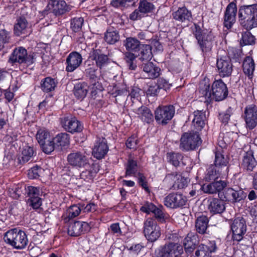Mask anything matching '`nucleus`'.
Returning a JSON list of instances; mask_svg holds the SVG:
<instances>
[{
    "label": "nucleus",
    "mask_w": 257,
    "mask_h": 257,
    "mask_svg": "<svg viewBox=\"0 0 257 257\" xmlns=\"http://www.w3.org/2000/svg\"><path fill=\"white\" fill-rule=\"evenodd\" d=\"M199 92L205 98L207 101L215 100L219 101L224 99L228 95V89L226 84L221 79L215 80L212 84L211 88L210 85L202 82L200 84Z\"/></svg>",
    "instance_id": "1"
},
{
    "label": "nucleus",
    "mask_w": 257,
    "mask_h": 257,
    "mask_svg": "<svg viewBox=\"0 0 257 257\" xmlns=\"http://www.w3.org/2000/svg\"><path fill=\"white\" fill-rule=\"evenodd\" d=\"M240 24L247 30L257 27V4L242 6L238 13Z\"/></svg>",
    "instance_id": "2"
},
{
    "label": "nucleus",
    "mask_w": 257,
    "mask_h": 257,
    "mask_svg": "<svg viewBox=\"0 0 257 257\" xmlns=\"http://www.w3.org/2000/svg\"><path fill=\"white\" fill-rule=\"evenodd\" d=\"M3 239L6 244L17 249H24L28 242L26 233L17 228L11 229L6 232Z\"/></svg>",
    "instance_id": "3"
},
{
    "label": "nucleus",
    "mask_w": 257,
    "mask_h": 257,
    "mask_svg": "<svg viewBox=\"0 0 257 257\" xmlns=\"http://www.w3.org/2000/svg\"><path fill=\"white\" fill-rule=\"evenodd\" d=\"M192 32L196 39L202 52L206 54L211 51L214 42V37L211 33H207L201 27L194 24Z\"/></svg>",
    "instance_id": "4"
},
{
    "label": "nucleus",
    "mask_w": 257,
    "mask_h": 257,
    "mask_svg": "<svg viewBox=\"0 0 257 257\" xmlns=\"http://www.w3.org/2000/svg\"><path fill=\"white\" fill-rule=\"evenodd\" d=\"M34 55L28 54L27 50L23 47L15 48L10 56L9 62L14 64L18 63L24 66L28 67L34 62Z\"/></svg>",
    "instance_id": "5"
},
{
    "label": "nucleus",
    "mask_w": 257,
    "mask_h": 257,
    "mask_svg": "<svg viewBox=\"0 0 257 257\" xmlns=\"http://www.w3.org/2000/svg\"><path fill=\"white\" fill-rule=\"evenodd\" d=\"M201 143L197 132L184 133L181 137L179 148L183 151H189L196 149Z\"/></svg>",
    "instance_id": "6"
},
{
    "label": "nucleus",
    "mask_w": 257,
    "mask_h": 257,
    "mask_svg": "<svg viewBox=\"0 0 257 257\" xmlns=\"http://www.w3.org/2000/svg\"><path fill=\"white\" fill-rule=\"evenodd\" d=\"M183 253V246L172 242L160 246L155 251L157 257H178Z\"/></svg>",
    "instance_id": "7"
},
{
    "label": "nucleus",
    "mask_w": 257,
    "mask_h": 257,
    "mask_svg": "<svg viewBox=\"0 0 257 257\" xmlns=\"http://www.w3.org/2000/svg\"><path fill=\"white\" fill-rule=\"evenodd\" d=\"M68 164L76 168H85L89 165L88 155L84 151H72L67 157Z\"/></svg>",
    "instance_id": "8"
},
{
    "label": "nucleus",
    "mask_w": 257,
    "mask_h": 257,
    "mask_svg": "<svg viewBox=\"0 0 257 257\" xmlns=\"http://www.w3.org/2000/svg\"><path fill=\"white\" fill-rule=\"evenodd\" d=\"M144 233L147 239L152 242L156 241L160 237L161 228L155 219L149 218L144 222Z\"/></svg>",
    "instance_id": "9"
},
{
    "label": "nucleus",
    "mask_w": 257,
    "mask_h": 257,
    "mask_svg": "<svg viewBox=\"0 0 257 257\" xmlns=\"http://www.w3.org/2000/svg\"><path fill=\"white\" fill-rule=\"evenodd\" d=\"M230 227L233 241L237 242L241 241L246 232L245 219L242 216L236 217L231 221Z\"/></svg>",
    "instance_id": "10"
},
{
    "label": "nucleus",
    "mask_w": 257,
    "mask_h": 257,
    "mask_svg": "<svg viewBox=\"0 0 257 257\" xmlns=\"http://www.w3.org/2000/svg\"><path fill=\"white\" fill-rule=\"evenodd\" d=\"M175 112V107L173 105L159 106L155 110V118L158 123L164 125L172 119Z\"/></svg>",
    "instance_id": "11"
},
{
    "label": "nucleus",
    "mask_w": 257,
    "mask_h": 257,
    "mask_svg": "<svg viewBox=\"0 0 257 257\" xmlns=\"http://www.w3.org/2000/svg\"><path fill=\"white\" fill-rule=\"evenodd\" d=\"M187 201V197L178 193H170L164 199L165 206L171 209L182 208L186 205Z\"/></svg>",
    "instance_id": "12"
},
{
    "label": "nucleus",
    "mask_w": 257,
    "mask_h": 257,
    "mask_svg": "<svg viewBox=\"0 0 257 257\" xmlns=\"http://www.w3.org/2000/svg\"><path fill=\"white\" fill-rule=\"evenodd\" d=\"M94 224L92 221L87 222L75 221L71 223L68 228V233L73 236H77L82 233L89 231Z\"/></svg>",
    "instance_id": "13"
},
{
    "label": "nucleus",
    "mask_w": 257,
    "mask_h": 257,
    "mask_svg": "<svg viewBox=\"0 0 257 257\" xmlns=\"http://www.w3.org/2000/svg\"><path fill=\"white\" fill-rule=\"evenodd\" d=\"M244 119L246 127L253 129L257 125V106L250 104L246 106L244 110Z\"/></svg>",
    "instance_id": "14"
},
{
    "label": "nucleus",
    "mask_w": 257,
    "mask_h": 257,
    "mask_svg": "<svg viewBox=\"0 0 257 257\" xmlns=\"http://www.w3.org/2000/svg\"><path fill=\"white\" fill-rule=\"evenodd\" d=\"M218 195L222 200L232 202H239L245 197L242 190H236L232 188L225 189L222 193H218Z\"/></svg>",
    "instance_id": "15"
},
{
    "label": "nucleus",
    "mask_w": 257,
    "mask_h": 257,
    "mask_svg": "<svg viewBox=\"0 0 257 257\" xmlns=\"http://www.w3.org/2000/svg\"><path fill=\"white\" fill-rule=\"evenodd\" d=\"M61 122L64 128L71 133L80 132L83 128L80 122L70 115L61 118Z\"/></svg>",
    "instance_id": "16"
},
{
    "label": "nucleus",
    "mask_w": 257,
    "mask_h": 257,
    "mask_svg": "<svg viewBox=\"0 0 257 257\" xmlns=\"http://www.w3.org/2000/svg\"><path fill=\"white\" fill-rule=\"evenodd\" d=\"M97 69L95 67H89L85 70L86 77L89 79L92 86L91 93L95 95L97 91L101 92L103 89L101 83L99 82V77L96 75Z\"/></svg>",
    "instance_id": "17"
},
{
    "label": "nucleus",
    "mask_w": 257,
    "mask_h": 257,
    "mask_svg": "<svg viewBox=\"0 0 257 257\" xmlns=\"http://www.w3.org/2000/svg\"><path fill=\"white\" fill-rule=\"evenodd\" d=\"M237 12L235 3L231 2L227 6L224 15V25L227 29L231 28L236 21Z\"/></svg>",
    "instance_id": "18"
},
{
    "label": "nucleus",
    "mask_w": 257,
    "mask_h": 257,
    "mask_svg": "<svg viewBox=\"0 0 257 257\" xmlns=\"http://www.w3.org/2000/svg\"><path fill=\"white\" fill-rule=\"evenodd\" d=\"M216 66L218 72L221 77H228L232 72V64L228 57H222L217 60Z\"/></svg>",
    "instance_id": "19"
},
{
    "label": "nucleus",
    "mask_w": 257,
    "mask_h": 257,
    "mask_svg": "<svg viewBox=\"0 0 257 257\" xmlns=\"http://www.w3.org/2000/svg\"><path fill=\"white\" fill-rule=\"evenodd\" d=\"M82 62V57L80 54L74 51L70 53L66 59V71L72 72L77 69Z\"/></svg>",
    "instance_id": "20"
},
{
    "label": "nucleus",
    "mask_w": 257,
    "mask_h": 257,
    "mask_svg": "<svg viewBox=\"0 0 257 257\" xmlns=\"http://www.w3.org/2000/svg\"><path fill=\"white\" fill-rule=\"evenodd\" d=\"M108 147L105 138H98L92 149V155L97 159H101L107 154Z\"/></svg>",
    "instance_id": "21"
},
{
    "label": "nucleus",
    "mask_w": 257,
    "mask_h": 257,
    "mask_svg": "<svg viewBox=\"0 0 257 257\" xmlns=\"http://www.w3.org/2000/svg\"><path fill=\"white\" fill-rule=\"evenodd\" d=\"M90 57L95 61L96 66L100 69H103L110 63L108 56L99 49H93L90 53Z\"/></svg>",
    "instance_id": "22"
},
{
    "label": "nucleus",
    "mask_w": 257,
    "mask_h": 257,
    "mask_svg": "<svg viewBox=\"0 0 257 257\" xmlns=\"http://www.w3.org/2000/svg\"><path fill=\"white\" fill-rule=\"evenodd\" d=\"M216 248L214 241H209L207 244H201L197 246L195 251V257H211V253Z\"/></svg>",
    "instance_id": "23"
},
{
    "label": "nucleus",
    "mask_w": 257,
    "mask_h": 257,
    "mask_svg": "<svg viewBox=\"0 0 257 257\" xmlns=\"http://www.w3.org/2000/svg\"><path fill=\"white\" fill-rule=\"evenodd\" d=\"M257 165V161L253 156V152L249 150L243 154L241 162V166L248 172H251Z\"/></svg>",
    "instance_id": "24"
},
{
    "label": "nucleus",
    "mask_w": 257,
    "mask_h": 257,
    "mask_svg": "<svg viewBox=\"0 0 257 257\" xmlns=\"http://www.w3.org/2000/svg\"><path fill=\"white\" fill-rule=\"evenodd\" d=\"M222 199L210 198L207 200L208 209L213 214H220L225 209V203Z\"/></svg>",
    "instance_id": "25"
},
{
    "label": "nucleus",
    "mask_w": 257,
    "mask_h": 257,
    "mask_svg": "<svg viewBox=\"0 0 257 257\" xmlns=\"http://www.w3.org/2000/svg\"><path fill=\"white\" fill-rule=\"evenodd\" d=\"M203 185V192L208 194H215L223 190L227 186L226 182L224 181H215Z\"/></svg>",
    "instance_id": "26"
},
{
    "label": "nucleus",
    "mask_w": 257,
    "mask_h": 257,
    "mask_svg": "<svg viewBox=\"0 0 257 257\" xmlns=\"http://www.w3.org/2000/svg\"><path fill=\"white\" fill-rule=\"evenodd\" d=\"M197 236L192 234H188L184 240V246L185 253L187 257H192L194 250L197 248Z\"/></svg>",
    "instance_id": "27"
},
{
    "label": "nucleus",
    "mask_w": 257,
    "mask_h": 257,
    "mask_svg": "<svg viewBox=\"0 0 257 257\" xmlns=\"http://www.w3.org/2000/svg\"><path fill=\"white\" fill-rule=\"evenodd\" d=\"M228 159L227 157H225L221 152L218 151L215 153V160L214 165L219 169L220 172L228 174Z\"/></svg>",
    "instance_id": "28"
},
{
    "label": "nucleus",
    "mask_w": 257,
    "mask_h": 257,
    "mask_svg": "<svg viewBox=\"0 0 257 257\" xmlns=\"http://www.w3.org/2000/svg\"><path fill=\"white\" fill-rule=\"evenodd\" d=\"M51 3L48 5L49 9H51V12L56 16L64 14L68 11V7L65 2L63 1H56L50 0Z\"/></svg>",
    "instance_id": "29"
},
{
    "label": "nucleus",
    "mask_w": 257,
    "mask_h": 257,
    "mask_svg": "<svg viewBox=\"0 0 257 257\" xmlns=\"http://www.w3.org/2000/svg\"><path fill=\"white\" fill-rule=\"evenodd\" d=\"M143 71L146 76L150 79L157 78L160 74V68L156 66L153 62H146L142 65Z\"/></svg>",
    "instance_id": "30"
},
{
    "label": "nucleus",
    "mask_w": 257,
    "mask_h": 257,
    "mask_svg": "<svg viewBox=\"0 0 257 257\" xmlns=\"http://www.w3.org/2000/svg\"><path fill=\"white\" fill-rule=\"evenodd\" d=\"M192 123L196 129V131H201L204 126L206 117L205 112L202 110H197L193 112Z\"/></svg>",
    "instance_id": "31"
},
{
    "label": "nucleus",
    "mask_w": 257,
    "mask_h": 257,
    "mask_svg": "<svg viewBox=\"0 0 257 257\" xmlns=\"http://www.w3.org/2000/svg\"><path fill=\"white\" fill-rule=\"evenodd\" d=\"M134 111L138 117L144 122L148 123L153 121V115L149 108L145 106L134 109Z\"/></svg>",
    "instance_id": "32"
},
{
    "label": "nucleus",
    "mask_w": 257,
    "mask_h": 257,
    "mask_svg": "<svg viewBox=\"0 0 257 257\" xmlns=\"http://www.w3.org/2000/svg\"><path fill=\"white\" fill-rule=\"evenodd\" d=\"M172 15L174 19L181 22H189L192 19L191 12L185 7L179 8Z\"/></svg>",
    "instance_id": "33"
},
{
    "label": "nucleus",
    "mask_w": 257,
    "mask_h": 257,
    "mask_svg": "<svg viewBox=\"0 0 257 257\" xmlns=\"http://www.w3.org/2000/svg\"><path fill=\"white\" fill-rule=\"evenodd\" d=\"M220 170L217 169V168L214 165H210L206 170L205 177L206 180L208 181L215 180L219 177L224 176L227 175L224 172H220Z\"/></svg>",
    "instance_id": "34"
},
{
    "label": "nucleus",
    "mask_w": 257,
    "mask_h": 257,
    "mask_svg": "<svg viewBox=\"0 0 257 257\" xmlns=\"http://www.w3.org/2000/svg\"><path fill=\"white\" fill-rule=\"evenodd\" d=\"M89 86L84 82L76 83L74 87V94L78 99L82 100L86 96Z\"/></svg>",
    "instance_id": "35"
},
{
    "label": "nucleus",
    "mask_w": 257,
    "mask_h": 257,
    "mask_svg": "<svg viewBox=\"0 0 257 257\" xmlns=\"http://www.w3.org/2000/svg\"><path fill=\"white\" fill-rule=\"evenodd\" d=\"M243 71L244 73L251 78L254 70L255 64L252 57L247 56L243 60L242 64Z\"/></svg>",
    "instance_id": "36"
},
{
    "label": "nucleus",
    "mask_w": 257,
    "mask_h": 257,
    "mask_svg": "<svg viewBox=\"0 0 257 257\" xmlns=\"http://www.w3.org/2000/svg\"><path fill=\"white\" fill-rule=\"evenodd\" d=\"M53 140L54 141L56 150H60L62 147L68 145L69 143V135L66 133L58 134Z\"/></svg>",
    "instance_id": "37"
},
{
    "label": "nucleus",
    "mask_w": 257,
    "mask_h": 257,
    "mask_svg": "<svg viewBox=\"0 0 257 257\" xmlns=\"http://www.w3.org/2000/svg\"><path fill=\"white\" fill-rule=\"evenodd\" d=\"M123 45L127 51L136 52L140 50L141 43L135 37H128L124 41Z\"/></svg>",
    "instance_id": "38"
},
{
    "label": "nucleus",
    "mask_w": 257,
    "mask_h": 257,
    "mask_svg": "<svg viewBox=\"0 0 257 257\" xmlns=\"http://www.w3.org/2000/svg\"><path fill=\"white\" fill-rule=\"evenodd\" d=\"M209 220L204 215L199 216L196 220L195 228L197 232L204 234L208 227Z\"/></svg>",
    "instance_id": "39"
},
{
    "label": "nucleus",
    "mask_w": 257,
    "mask_h": 257,
    "mask_svg": "<svg viewBox=\"0 0 257 257\" xmlns=\"http://www.w3.org/2000/svg\"><path fill=\"white\" fill-rule=\"evenodd\" d=\"M57 83L54 79L47 77L41 81V89L45 92H51L54 90Z\"/></svg>",
    "instance_id": "40"
},
{
    "label": "nucleus",
    "mask_w": 257,
    "mask_h": 257,
    "mask_svg": "<svg viewBox=\"0 0 257 257\" xmlns=\"http://www.w3.org/2000/svg\"><path fill=\"white\" fill-rule=\"evenodd\" d=\"M34 151L33 148L26 146L25 147L22 152L21 156L19 158L20 163H25L29 161H31L34 155Z\"/></svg>",
    "instance_id": "41"
},
{
    "label": "nucleus",
    "mask_w": 257,
    "mask_h": 257,
    "mask_svg": "<svg viewBox=\"0 0 257 257\" xmlns=\"http://www.w3.org/2000/svg\"><path fill=\"white\" fill-rule=\"evenodd\" d=\"M14 26V32L17 36H20L24 33L28 26V22L24 17H20Z\"/></svg>",
    "instance_id": "42"
},
{
    "label": "nucleus",
    "mask_w": 257,
    "mask_h": 257,
    "mask_svg": "<svg viewBox=\"0 0 257 257\" xmlns=\"http://www.w3.org/2000/svg\"><path fill=\"white\" fill-rule=\"evenodd\" d=\"M183 158V155L179 153L170 152L167 154L168 161L175 167H178Z\"/></svg>",
    "instance_id": "43"
},
{
    "label": "nucleus",
    "mask_w": 257,
    "mask_h": 257,
    "mask_svg": "<svg viewBox=\"0 0 257 257\" xmlns=\"http://www.w3.org/2000/svg\"><path fill=\"white\" fill-rule=\"evenodd\" d=\"M153 55L152 52V46L150 45H143L140 59L142 61H146L148 62L152 58Z\"/></svg>",
    "instance_id": "44"
},
{
    "label": "nucleus",
    "mask_w": 257,
    "mask_h": 257,
    "mask_svg": "<svg viewBox=\"0 0 257 257\" xmlns=\"http://www.w3.org/2000/svg\"><path fill=\"white\" fill-rule=\"evenodd\" d=\"M105 41L109 44H114L119 40V33L116 31L107 30L105 34Z\"/></svg>",
    "instance_id": "45"
},
{
    "label": "nucleus",
    "mask_w": 257,
    "mask_h": 257,
    "mask_svg": "<svg viewBox=\"0 0 257 257\" xmlns=\"http://www.w3.org/2000/svg\"><path fill=\"white\" fill-rule=\"evenodd\" d=\"M255 42L254 37L248 31L242 33V38L240 41L241 46L254 45Z\"/></svg>",
    "instance_id": "46"
},
{
    "label": "nucleus",
    "mask_w": 257,
    "mask_h": 257,
    "mask_svg": "<svg viewBox=\"0 0 257 257\" xmlns=\"http://www.w3.org/2000/svg\"><path fill=\"white\" fill-rule=\"evenodd\" d=\"M52 138L49 133V132L45 129L39 130L36 135V139L39 144H43L44 142L46 141L48 142V140L51 139Z\"/></svg>",
    "instance_id": "47"
},
{
    "label": "nucleus",
    "mask_w": 257,
    "mask_h": 257,
    "mask_svg": "<svg viewBox=\"0 0 257 257\" xmlns=\"http://www.w3.org/2000/svg\"><path fill=\"white\" fill-rule=\"evenodd\" d=\"M137 163L136 161L129 159L126 166L125 176H135L137 172Z\"/></svg>",
    "instance_id": "48"
},
{
    "label": "nucleus",
    "mask_w": 257,
    "mask_h": 257,
    "mask_svg": "<svg viewBox=\"0 0 257 257\" xmlns=\"http://www.w3.org/2000/svg\"><path fill=\"white\" fill-rule=\"evenodd\" d=\"M138 9L143 14H146L151 12L154 9V6L147 0H140Z\"/></svg>",
    "instance_id": "49"
},
{
    "label": "nucleus",
    "mask_w": 257,
    "mask_h": 257,
    "mask_svg": "<svg viewBox=\"0 0 257 257\" xmlns=\"http://www.w3.org/2000/svg\"><path fill=\"white\" fill-rule=\"evenodd\" d=\"M53 139V138L52 137L51 139L48 140V142L46 141L43 144L40 145L42 150L46 154H49L56 150L54 141Z\"/></svg>",
    "instance_id": "50"
},
{
    "label": "nucleus",
    "mask_w": 257,
    "mask_h": 257,
    "mask_svg": "<svg viewBox=\"0 0 257 257\" xmlns=\"http://www.w3.org/2000/svg\"><path fill=\"white\" fill-rule=\"evenodd\" d=\"M188 183L187 178L177 174L175 183L173 185V189H179L184 188Z\"/></svg>",
    "instance_id": "51"
},
{
    "label": "nucleus",
    "mask_w": 257,
    "mask_h": 257,
    "mask_svg": "<svg viewBox=\"0 0 257 257\" xmlns=\"http://www.w3.org/2000/svg\"><path fill=\"white\" fill-rule=\"evenodd\" d=\"M233 108L231 106L228 107L225 111L219 113V119L223 123L227 124L230 119V117L233 114Z\"/></svg>",
    "instance_id": "52"
},
{
    "label": "nucleus",
    "mask_w": 257,
    "mask_h": 257,
    "mask_svg": "<svg viewBox=\"0 0 257 257\" xmlns=\"http://www.w3.org/2000/svg\"><path fill=\"white\" fill-rule=\"evenodd\" d=\"M84 22L83 18L82 17L74 18L71 21V28L75 32L81 30Z\"/></svg>",
    "instance_id": "53"
},
{
    "label": "nucleus",
    "mask_w": 257,
    "mask_h": 257,
    "mask_svg": "<svg viewBox=\"0 0 257 257\" xmlns=\"http://www.w3.org/2000/svg\"><path fill=\"white\" fill-rule=\"evenodd\" d=\"M81 208L76 205L71 206L67 210L66 215L69 219L77 216L80 213Z\"/></svg>",
    "instance_id": "54"
},
{
    "label": "nucleus",
    "mask_w": 257,
    "mask_h": 257,
    "mask_svg": "<svg viewBox=\"0 0 257 257\" xmlns=\"http://www.w3.org/2000/svg\"><path fill=\"white\" fill-rule=\"evenodd\" d=\"M10 32L5 29L0 30V50L4 48L5 45L9 43Z\"/></svg>",
    "instance_id": "55"
},
{
    "label": "nucleus",
    "mask_w": 257,
    "mask_h": 257,
    "mask_svg": "<svg viewBox=\"0 0 257 257\" xmlns=\"http://www.w3.org/2000/svg\"><path fill=\"white\" fill-rule=\"evenodd\" d=\"M43 172L44 170L42 168L38 166H35L29 170L28 175L30 179H37Z\"/></svg>",
    "instance_id": "56"
},
{
    "label": "nucleus",
    "mask_w": 257,
    "mask_h": 257,
    "mask_svg": "<svg viewBox=\"0 0 257 257\" xmlns=\"http://www.w3.org/2000/svg\"><path fill=\"white\" fill-rule=\"evenodd\" d=\"M96 175V172L93 169L85 170L80 175V179H83L86 181L92 180Z\"/></svg>",
    "instance_id": "57"
},
{
    "label": "nucleus",
    "mask_w": 257,
    "mask_h": 257,
    "mask_svg": "<svg viewBox=\"0 0 257 257\" xmlns=\"http://www.w3.org/2000/svg\"><path fill=\"white\" fill-rule=\"evenodd\" d=\"M132 0H112L111 5L117 8L127 7L130 5Z\"/></svg>",
    "instance_id": "58"
},
{
    "label": "nucleus",
    "mask_w": 257,
    "mask_h": 257,
    "mask_svg": "<svg viewBox=\"0 0 257 257\" xmlns=\"http://www.w3.org/2000/svg\"><path fill=\"white\" fill-rule=\"evenodd\" d=\"M28 199L27 204L31 206L34 209H38L42 205V199L40 197Z\"/></svg>",
    "instance_id": "59"
},
{
    "label": "nucleus",
    "mask_w": 257,
    "mask_h": 257,
    "mask_svg": "<svg viewBox=\"0 0 257 257\" xmlns=\"http://www.w3.org/2000/svg\"><path fill=\"white\" fill-rule=\"evenodd\" d=\"M27 192L29 197L28 199H33L32 198L40 197V191L39 188L33 186H29Z\"/></svg>",
    "instance_id": "60"
},
{
    "label": "nucleus",
    "mask_w": 257,
    "mask_h": 257,
    "mask_svg": "<svg viewBox=\"0 0 257 257\" xmlns=\"http://www.w3.org/2000/svg\"><path fill=\"white\" fill-rule=\"evenodd\" d=\"M177 174L171 173L166 175L163 182L165 184H167L169 187L173 188V185L175 183L177 178Z\"/></svg>",
    "instance_id": "61"
},
{
    "label": "nucleus",
    "mask_w": 257,
    "mask_h": 257,
    "mask_svg": "<svg viewBox=\"0 0 257 257\" xmlns=\"http://www.w3.org/2000/svg\"><path fill=\"white\" fill-rule=\"evenodd\" d=\"M138 178V182L139 184L147 191H149V189L148 187V183L146 181V178L142 173H139L137 176H136Z\"/></svg>",
    "instance_id": "62"
},
{
    "label": "nucleus",
    "mask_w": 257,
    "mask_h": 257,
    "mask_svg": "<svg viewBox=\"0 0 257 257\" xmlns=\"http://www.w3.org/2000/svg\"><path fill=\"white\" fill-rule=\"evenodd\" d=\"M156 206L152 203L147 202L143 206H142L140 210L142 212L149 214L150 212H153L156 208Z\"/></svg>",
    "instance_id": "63"
},
{
    "label": "nucleus",
    "mask_w": 257,
    "mask_h": 257,
    "mask_svg": "<svg viewBox=\"0 0 257 257\" xmlns=\"http://www.w3.org/2000/svg\"><path fill=\"white\" fill-rule=\"evenodd\" d=\"M110 230L112 234H116L117 236L122 234V231L118 223L112 224L110 226Z\"/></svg>",
    "instance_id": "64"
}]
</instances>
